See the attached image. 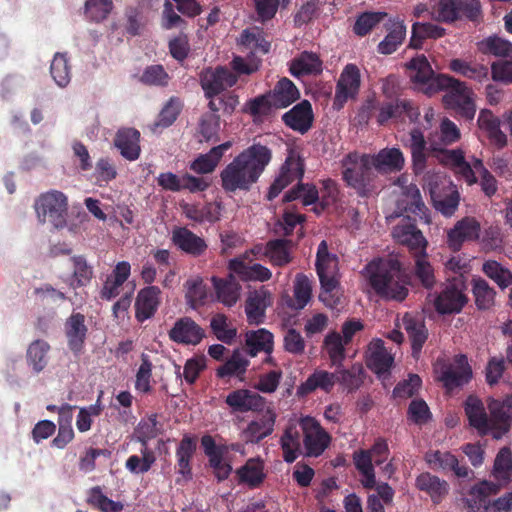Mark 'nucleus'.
Returning <instances> with one entry per match:
<instances>
[{
  "mask_svg": "<svg viewBox=\"0 0 512 512\" xmlns=\"http://www.w3.org/2000/svg\"><path fill=\"white\" fill-rule=\"evenodd\" d=\"M239 45L248 50L251 56L269 52L270 43L262 36L260 31L244 30L238 40Z\"/></svg>",
  "mask_w": 512,
  "mask_h": 512,
  "instance_id": "44",
  "label": "nucleus"
},
{
  "mask_svg": "<svg viewBox=\"0 0 512 512\" xmlns=\"http://www.w3.org/2000/svg\"><path fill=\"white\" fill-rule=\"evenodd\" d=\"M393 363V357L384 347L382 340L377 339L370 343L367 356V366L376 374L386 373Z\"/></svg>",
  "mask_w": 512,
  "mask_h": 512,
  "instance_id": "33",
  "label": "nucleus"
},
{
  "mask_svg": "<svg viewBox=\"0 0 512 512\" xmlns=\"http://www.w3.org/2000/svg\"><path fill=\"white\" fill-rule=\"evenodd\" d=\"M229 269L244 281H268L272 273L261 264H247L242 258H234L229 261Z\"/></svg>",
  "mask_w": 512,
  "mask_h": 512,
  "instance_id": "31",
  "label": "nucleus"
},
{
  "mask_svg": "<svg viewBox=\"0 0 512 512\" xmlns=\"http://www.w3.org/2000/svg\"><path fill=\"white\" fill-rule=\"evenodd\" d=\"M488 408L492 427H503L504 431H508L512 421V396L503 400L491 399Z\"/></svg>",
  "mask_w": 512,
  "mask_h": 512,
  "instance_id": "35",
  "label": "nucleus"
},
{
  "mask_svg": "<svg viewBox=\"0 0 512 512\" xmlns=\"http://www.w3.org/2000/svg\"><path fill=\"white\" fill-rule=\"evenodd\" d=\"M288 240L277 239L266 244L264 256L268 257L272 264L283 266L291 261Z\"/></svg>",
  "mask_w": 512,
  "mask_h": 512,
  "instance_id": "49",
  "label": "nucleus"
},
{
  "mask_svg": "<svg viewBox=\"0 0 512 512\" xmlns=\"http://www.w3.org/2000/svg\"><path fill=\"white\" fill-rule=\"evenodd\" d=\"M386 15V13L382 12L363 13L357 18L354 24V32L359 36L368 34L373 29V27H375L383 20Z\"/></svg>",
  "mask_w": 512,
  "mask_h": 512,
  "instance_id": "62",
  "label": "nucleus"
},
{
  "mask_svg": "<svg viewBox=\"0 0 512 512\" xmlns=\"http://www.w3.org/2000/svg\"><path fill=\"white\" fill-rule=\"evenodd\" d=\"M231 142H225L210 149L208 153L200 154L189 165V168L197 174L212 173L219 164L224 152L231 147Z\"/></svg>",
  "mask_w": 512,
  "mask_h": 512,
  "instance_id": "30",
  "label": "nucleus"
},
{
  "mask_svg": "<svg viewBox=\"0 0 512 512\" xmlns=\"http://www.w3.org/2000/svg\"><path fill=\"white\" fill-rule=\"evenodd\" d=\"M439 83L440 90H447L442 99L444 105L455 110L466 119H472L476 107L473 101V92L466 83L450 76L442 78Z\"/></svg>",
  "mask_w": 512,
  "mask_h": 512,
  "instance_id": "6",
  "label": "nucleus"
},
{
  "mask_svg": "<svg viewBox=\"0 0 512 512\" xmlns=\"http://www.w3.org/2000/svg\"><path fill=\"white\" fill-rule=\"evenodd\" d=\"M473 294L478 309L487 310L494 305L495 292L485 280L473 279Z\"/></svg>",
  "mask_w": 512,
  "mask_h": 512,
  "instance_id": "55",
  "label": "nucleus"
},
{
  "mask_svg": "<svg viewBox=\"0 0 512 512\" xmlns=\"http://www.w3.org/2000/svg\"><path fill=\"white\" fill-rule=\"evenodd\" d=\"M312 287L304 274H297L294 284V308L303 309L311 299Z\"/></svg>",
  "mask_w": 512,
  "mask_h": 512,
  "instance_id": "60",
  "label": "nucleus"
},
{
  "mask_svg": "<svg viewBox=\"0 0 512 512\" xmlns=\"http://www.w3.org/2000/svg\"><path fill=\"white\" fill-rule=\"evenodd\" d=\"M273 108H285L296 101L300 94L294 83L288 78L281 79L269 94Z\"/></svg>",
  "mask_w": 512,
  "mask_h": 512,
  "instance_id": "36",
  "label": "nucleus"
},
{
  "mask_svg": "<svg viewBox=\"0 0 512 512\" xmlns=\"http://www.w3.org/2000/svg\"><path fill=\"white\" fill-rule=\"evenodd\" d=\"M408 76L415 88L432 95L440 90V81L447 75H436L424 55L411 59L407 64Z\"/></svg>",
  "mask_w": 512,
  "mask_h": 512,
  "instance_id": "9",
  "label": "nucleus"
},
{
  "mask_svg": "<svg viewBox=\"0 0 512 512\" xmlns=\"http://www.w3.org/2000/svg\"><path fill=\"white\" fill-rule=\"evenodd\" d=\"M304 167L299 157L290 155L281 166L280 173L270 186L268 199L272 200L279 193L295 180L302 178Z\"/></svg>",
  "mask_w": 512,
  "mask_h": 512,
  "instance_id": "15",
  "label": "nucleus"
},
{
  "mask_svg": "<svg viewBox=\"0 0 512 512\" xmlns=\"http://www.w3.org/2000/svg\"><path fill=\"white\" fill-rule=\"evenodd\" d=\"M282 118L288 127L304 134L311 128L313 123L311 104L304 100L286 112Z\"/></svg>",
  "mask_w": 512,
  "mask_h": 512,
  "instance_id": "25",
  "label": "nucleus"
},
{
  "mask_svg": "<svg viewBox=\"0 0 512 512\" xmlns=\"http://www.w3.org/2000/svg\"><path fill=\"white\" fill-rule=\"evenodd\" d=\"M276 413L268 409L262 418L251 421L242 431V438L247 443H258L274 431Z\"/></svg>",
  "mask_w": 512,
  "mask_h": 512,
  "instance_id": "23",
  "label": "nucleus"
},
{
  "mask_svg": "<svg viewBox=\"0 0 512 512\" xmlns=\"http://www.w3.org/2000/svg\"><path fill=\"white\" fill-rule=\"evenodd\" d=\"M365 276L374 291L383 298L401 301L408 293L400 262L396 258L371 261L365 268Z\"/></svg>",
  "mask_w": 512,
  "mask_h": 512,
  "instance_id": "2",
  "label": "nucleus"
},
{
  "mask_svg": "<svg viewBox=\"0 0 512 512\" xmlns=\"http://www.w3.org/2000/svg\"><path fill=\"white\" fill-rule=\"evenodd\" d=\"M373 167L381 173H395L403 169L405 158L398 148H384L370 155Z\"/></svg>",
  "mask_w": 512,
  "mask_h": 512,
  "instance_id": "26",
  "label": "nucleus"
},
{
  "mask_svg": "<svg viewBox=\"0 0 512 512\" xmlns=\"http://www.w3.org/2000/svg\"><path fill=\"white\" fill-rule=\"evenodd\" d=\"M66 328L71 348L78 350L83 343L86 334L84 316L81 314L72 315L67 321Z\"/></svg>",
  "mask_w": 512,
  "mask_h": 512,
  "instance_id": "54",
  "label": "nucleus"
},
{
  "mask_svg": "<svg viewBox=\"0 0 512 512\" xmlns=\"http://www.w3.org/2000/svg\"><path fill=\"white\" fill-rule=\"evenodd\" d=\"M472 377V371L464 355H458L454 361L445 368L440 380L448 390L466 384Z\"/></svg>",
  "mask_w": 512,
  "mask_h": 512,
  "instance_id": "19",
  "label": "nucleus"
},
{
  "mask_svg": "<svg viewBox=\"0 0 512 512\" xmlns=\"http://www.w3.org/2000/svg\"><path fill=\"white\" fill-rule=\"evenodd\" d=\"M387 35L378 44V52L389 55L397 50L406 36V27L402 21L390 20L385 24Z\"/></svg>",
  "mask_w": 512,
  "mask_h": 512,
  "instance_id": "34",
  "label": "nucleus"
},
{
  "mask_svg": "<svg viewBox=\"0 0 512 512\" xmlns=\"http://www.w3.org/2000/svg\"><path fill=\"white\" fill-rule=\"evenodd\" d=\"M67 197L60 191H50L39 197L35 203L38 219L42 223H50L55 228L66 224Z\"/></svg>",
  "mask_w": 512,
  "mask_h": 512,
  "instance_id": "8",
  "label": "nucleus"
},
{
  "mask_svg": "<svg viewBox=\"0 0 512 512\" xmlns=\"http://www.w3.org/2000/svg\"><path fill=\"white\" fill-rule=\"evenodd\" d=\"M49 345L43 340H35L27 349V360L35 372H40L47 364Z\"/></svg>",
  "mask_w": 512,
  "mask_h": 512,
  "instance_id": "52",
  "label": "nucleus"
},
{
  "mask_svg": "<svg viewBox=\"0 0 512 512\" xmlns=\"http://www.w3.org/2000/svg\"><path fill=\"white\" fill-rule=\"evenodd\" d=\"M400 328H403L408 334L412 345V354L417 358L428 337L424 321L419 317L407 313L401 320Z\"/></svg>",
  "mask_w": 512,
  "mask_h": 512,
  "instance_id": "27",
  "label": "nucleus"
},
{
  "mask_svg": "<svg viewBox=\"0 0 512 512\" xmlns=\"http://www.w3.org/2000/svg\"><path fill=\"white\" fill-rule=\"evenodd\" d=\"M392 235L399 244L407 246L413 256L426 251L425 237L409 219L395 226Z\"/></svg>",
  "mask_w": 512,
  "mask_h": 512,
  "instance_id": "16",
  "label": "nucleus"
},
{
  "mask_svg": "<svg viewBox=\"0 0 512 512\" xmlns=\"http://www.w3.org/2000/svg\"><path fill=\"white\" fill-rule=\"evenodd\" d=\"M343 178L362 197L369 196L373 191L372 168L370 154L350 153L342 160Z\"/></svg>",
  "mask_w": 512,
  "mask_h": 512,
  "instance_id": "4",
  "label": "nucleus"
},
{
  "mask_svg": "<svg viewBox=\"0 0 512 512\" xmlns=\"http://www.w3.org/2000/svg\"><path fill=\"white\" fill-rule=\"evenodd\" d=\"M300 417H292L288 420L280 437L282 456L287 463L294 462L301 452Z\"/></svg>",
  "mask_w": 512,
  "mask_h": 512,
  "instance_id": "18",
  "label": "nucleus"
},
{
  "mask_svg": "<svg viewBox=\"0 0 512 512\" xmlns=\"http://www.w3.org/2000/svg\"><path fill=\"white\" fill-rule=\"evenodd\" d=\"M226 403L234 411L248 412L262 411L265 407L266 401L256 392L247 389H239L231 392L226 397Z\"/></svg>",
  "mask_w": 512,
  "mask_h": 512,
  "instance_id": "22",
  "label": "nucleus"
},
{
  "mask_svg": "<svg viewBox=\"0 0 512 512\" xmlns=\"http://www.w3.org/2000/svg\"><path fill=\"white\" fill-rule=\"evenodd\" d=\"M479 50L486 55L512 58V43L497 36H489L478 43Z\"/></svg>",
  "mask_w": 512,
  "mask_h": 512,
  "instance_id": "46",
  "label": "nucleus"
},
{
  "mask_svg": "<svg viewBox=\"0 0 512 512\" xmlns=\"http://www.w3.org/2000/svg\"><path fill=\"white\" fill-rule=\"evenodd\" d=\"M160 294L161 291L156 286H148L138 292L135 301L137 320L145 321L155 314L160 304Z\"/></svg>",
  "mask_w": 512,
  "mask_h": 512,
  "instance_id": "24",
  "label": "nucleus"
},
{
  "mask_svg": "<svg viewBox=\"0 0 512 512\" xmlns=\"http://www.w3.org/2000/svg\"><path fill=\"white\" fill-rule=\"evenodd\" d=\"M426 461L433 469L451 470L457 477L467 478L471 471L466 466H460L459 461L450 452L433 451L426 454Z\"/></svg>",
  "mask_w": 512,
  "mask_h": 512,
  "instance_id": "28",
  "label": "nucleus"
},
{
  "mask_svg": "<svg viewBox=\"0 0 512 512\" xmlns=\"http://www.w3.org/2000/svg\"><path fill=\"white\" fill-rule=\"evenodd\" d=\"M139 137V132L131 128L120 130L117 133L115 145L121 155L130 161L136 160L140 155Z\"/></svg>",
  "mask_w": 512,
  "mask_h": 512,
  "instance_id": "38",
  "label": "nucleus"
},
{
  "mask_svg": "<svg viewBox=\"0 0 512 512\" xmlns=\"http://www.w3.org/2000/svg\"><path fill=\"white\" fill-rule=\"evenodd\" d=\"M348 343L344 342V338L338 332H330L326 335L323 343V348L328 354L331 364L336 367L342 365L345 359V346Z\"/></svg>",
  "mask_w": 512,
  "mask_h": 512,
  "instance_id": "43",
  "label": "nucleus"
},
{
  "mask_svg": "<svg viewBox=\"0 0 512 512\" xmlns=\"http://www.w3.org/2000/svg\"><path fill=\"white\" fill-rule=\"evenodd\" d=\"M248 364L249 361L239 352H234L230 359L217 369V375L221 378L236 376L242 380Z\"/></svg>",
  "mask_w": 512,
  "mask_h": 512,
  "instance_id": "53",
  "label": "nucleus"
},
{
  "mask_svg": "<svg viewBox=\"0 0 512 512\" xmlns=\"http://www.w3.org/2000/svg\"><path fill=\"white\" fill-rule=\"evenodd\" d=\"M203 336V329L189 317L177 320L169 331L170 339L181 344L196 345Z\"/></svg>",
  "mask_w": 512,
  "mask_h": 512,
  "instance_id": "21",
  "label": "nucleus"
},
{
  "mask_svg": "<svg viewBox=\"0 0 512 512\" xmlns=\"http://www.w3.org/2000/svg\"><path fill=\"white\" fill-rule=\"evenodd\" d=\"M112 9V0H87L85 3V12L94 21L104 20Z\"/></svg>",
  "mask_w": 512,
  "mask_h": 512,
  "instance_id": "63",
  "label": "nucleus"
},
{
  "mask_svg": "<svg viewBox=\"0 0 512 512\" xmlns=\"http://www.w3.org/2000/svg\"><path fill=\"white\" fill-rule=\"evenodd\" d=\"M432 149L433 151H439L441 155L440 161L448 165L468 185H473L477 182L476 173L478 172L474 167L475 158L470 162L466 161L463 152L459 149L441 150L433 145Z\"/></svg>",
  "mask_w": 512,
  "mask_h": 512,
  "instance_id": "13",
  "label": "nucleus"
},
{
  "mask_svg": "<svg viewBox=\"0 0 512 512\" xmlns=\"http://www.w3.org/2000/svg\"><path fill=\"white\" fill-rule=\"evenodd\" d=\"M212 283L217 299L225 306L231 307L239 300L241 286L232 274L227 279L212 277Z\"/></svg>",
  "mask_w": 512,
  "mask_h": 512,
  "instance_id": "37",
  "label": "nucleus"
},
{
  "mask_svg": "<svg viewBox=\"0 0 512 512\" xmlns=\"http://www.w3.org/2000/svg\"><path fill=\"white\" fill-rule=\"evenodd\" d=\"M187 304L195 309L202 305L207 297V288L199 276L188 279L184 285Z\"/></svg>",
  "mask_w": 512,
  "mask_h": 512,
  "instance_id": "48",
  "label": "nucleus"
},
{
  "mask_svg": "<svg viewBox=\"0 0 512 512\" xmlns=\"http://www.w3.org/2000/svg\"><path fill=\"white\" fill-rule=\"evenodd\" d=\"M415 259V267H414V274L417 277V279L421 282V284L427 288L430 289L434 286L436 283L435 275H434V269L432 265L430 264L426 251L419 253L414 256Z\"/></svg>",
  "mask_w": 512,
  "mask_h": 512,
  "instance_id": "51",
  "label": "nucleus"
},
{
  "mask_svg": "<svg viewBox=\"0 0 512 512\" xmlns=\"http://www.w3.org/2000/svg\"><path fill=\"white\" fill-rule=\"evenodd\" d=\"M397 208L401 212L419 217L427 224L430 223L426 213L427 207L422 199L421 192L417 185L413 183L401 186V192L397 199Z\"/></svg>",
  "mask_w": 512,
  "mask_h": 512,
  "instance_id": "14",
  "label": "nucleus"
},
{
  "mask_svg": "<svg viewBox=\"0 0 512 512\" xmlns=\"http://www.w3.org/2000/svg\"><path fill=\"white\" fill-rule=\"evenodd\" d=\"M465 413L469 424L485 435L490 430V415L488 416L482 401L476 396H469L465 402Z\"/></svg>",
  "mask_w": 512,
  "mask_h": 512,
  "instance_id": "29",
  "label": "nucleus"
},
{
  "mask_svg": "<svg viewBox=\"0 0 512 512\" xmlns=\"http://www.w3.org/2000/svg\"><path fill=\"white\" fill-rule=\"evenodd\" d=\"M271 305V293L261 287L249 291L245 302V313L250 324H260L264 320L265 311Z\"/></svg>",
  "mask_w": 512,
  "mask_h": 512,
  "instance_id": "20",
  "label": "nucleus"
},
{
  "mask_svg": "<svg viewBox=\"0 0 512 512\" xmlns=\"http://www.w3.org/2000/svg\"><path fill=\"white\" fill-rule=\"evenodd\" d=\"M449 67L453 72L480 83L488 79V68L479 63L453 59L450 61Z\"/></svg>",
  "mask_w": 512,
  "mask_h": 512,
  "instance_id": "41",
  "label": "nucleus"
},
{
  "mask_svg": "<svg viewBox=\"0 0 512 512\" xmlns=\"http://www.w3.org/2000/svg\"><path fill=\"white\" fill-rule=\"evenodd\" d=\"M300 429L303 433L305 455L317 457L321 455L330 443L329 434L313 417H300Z\"/></svg>",
  "mask_w": 512,
  "mask_h": 512,
  "instance_id": "10",
  "label": "nucleus"
},
{
  "mask_svg": "<svg viewBox=\"0 0 512 512\" xmlns=\"http://www.w3.org/2000/svg\"><path fill=\"white\" fill-rule=\"evenodd\" d=\"M210 326L215 336L225 343H230L236 336V329L230 327L224 314L214 315Z\"/></svg>",
  "mask_w": 512,
  "mask_h": 512,
  "instance_id": "61",
  "label": "nucleus"
},
{
  "mask_svg": "<svg viewBox=\"0 0 512 512\" xmlns=\"http://www.w3.org/2000/svg\"><path fill=\"white\" fill-rule=\"evenodd\" d=\"M271 160V151L254 144L230 162L220 173L221 185L226 192L248 190L257 182Z\"/></svg>",
  "mask_w": 512,
  "mask_h": 512,
  "instance_id": "1",
  "label": "nucleus"
},
{
  "mask_svg": "<svg viewBox=\"0 0 512 512\" xmlns=\"http://www.w3.org/2000/svg\"><path fill=\"white\" fill-rule=\"evenodd\" d=\"M316 271L322 291L319 299L329 308H336L341 299L337 295L339 267L336 255L329 253L326 241H321L317 250Z\"/></svg>",
  "mask_w": 512,
  "mask_h": 512,
  "instance_id": "3",
  "label": "nucleus"
},
{
  "mask_svg": "<svg viewBox=\"0 0 512 512\" xmlns=\"http://www.w3.org/2000/svg\"><path fill=\"white\" fill-rule=\"evenodd\" d=\"M89 502L103 512H120L123 509L122 503L108 499L99 487L91 490Z\"/></svg>",
  "mask_w": 512,
  "mask_h": 512,
  "instance_id": "64",
  "label": "nucleus"
},
{
  "mask_svg": "<svg viewBox=\"0 0 512 512\" xmlns=\"http://www.w3.org/2000/svg\"><path fill=\"white\" fill-rule=\"evenodd\" d=\"M200 82L206 96L212 98L237 82L236 74L226 67L207 68L201 73Z\"/></svg>",
  "mask_w": 512,
  "mask_h": 512,
  "instance_id": "12",
  "label": "nucleus"
},
{
  "mask_svg": "<svg viewBox=\"0 0 512 512\" xmlns=\"http://www.w3.org/2000/svg\"><path fill=\"white\" fill-rule=\"evenodd\" d=\"M73 406L65 404L59 409L60 414V426L57 436L53 439L52 443L55 447L62 449L69 442L72 441L74 437V432L71 426L69 425Z\"/></svg>",
  "mask_w": 512,
  "mask_h": 512,
  "instance_id": "45",
  "label": "nucleus"
},
{
  "mask_svg": "<svg viewBox=\"0 0 512 512\" xmlns=\"http://www.w3.org/2000/svg\"><path fill=\"white\" fill-rule=\"evenodd\" d=\"M237 474L241 482L256 486L264 478L263 464L260 460L250 459L237 471Z\"/></svg>",
  "mask_w": 512,
  "mask_h": 512,
  "instance_id": "56",
  "label": "nucleus"
},
{
  "mask_svg": "<svg viewBox=\"0 0 512 512\" xmlns=\"http://www.w3.org/2000/svg\"><path fill=\"white\" fill-rule=\"evenodd\" d=\"M248 353L254 357L260 351L271 353L273 350V335L265 330L250 331L246 334Z\"/></svg>",
  "mask_w": 512,
  "mask_h": 512,
  "instance_id": "42",
  "label": "nucleus"
},
{
  "mask_svg": "<svg viewBox=\"0 0 512 512\" xmlns=\"http://www.w3.org/2000/svg\"><path fill=\"white\" fill-rule=\"evenodd\" d=\"M430 15L436 21H455L459 17L456 0H432Z\"/></svg>",
  "mask_w": 512,
  "mask_h": 512,
  "instance_id": "50",
  "label": "nucleus"
},
{
  "mask_svg": "<svg viewBox=\"0 0 512 512\" xmlns=\"http://www.w3.org/2000/svg\"><path fill=\"white\" fill-rule=\"evenodd\" d=\"M466 285L462 276L446 282L439 293H431L427 299L439 314L459 313L467 304Z\"/></svg>",
  "mask_w": 512,
  "mask_h": 512,
  "instance_id": "5",
  "label": "nucleus"
},
{
  "mask_svg": "<svg viewBox=\"0 0 512 512\" xmlns=\"http://www.w3.org/2000/svg\"><path fill=\"white\" fill-rule=\"evenodd\" d=\"M361 76L359 68L348 64L343 69L336 86L333 106L341 109L349 100L356 97L360 88Z\"/></svg>",
  "mask_w": 512,
  "mask_h": 512,
  "instance_id": "11",
  "label": "nucleus"
},
{
  "mask_svg": "<svg viewBox=\"0 0 512 512\" xmlns=\"http://www.w3.org/2000/svg\"><path fill=\"white\" fill-rule=\"evenodd\" d=\"M416 487L428 493L433 502H439L448 493L449 485L430 473H422L416 478Z\"/></svg>",
  "mask_w": 512,
  "mask_h": 512,
  "instance_id": "39",
  "label": "nucleus"
},
{
  "mask_svg": "<svg viewBox=\"0 0 512 512\" xmlns=\"http://www.w3.org/2000/svg\"><path fill=\"white\" fill-rule=\"evenodd\" d=\"M322 62L318 55L312 52H303L294 58L290 65V72L294 76L320 73Z\"/></svg>",
  "mask_w": 512,
  "mask_h": 512,
  "instance_id": "40",
  "label": "nucleus"
},
{
  "mask_svg": "<svg viewBox=\"0 0 512 512\" xmlns=\"http://www.w3.org/2000/svg\"><path fill=\"white\" fill-rule=\"evenodd\" d=\"M512 472V454L508 447H503L496 455L493 475L497 480L507 481Z\"/></svg>",
  "mask_w": 512,
  "mask_h": 512,
  "instance_id": "58",
  "label": "nucleus"
},
{
  "mask_svg": "<svg viewBox=\"0 0 512 512\" xmlns=\"http://www.w3.org/2000/svg\"><path fill=\"white\" fill-rule=\"evenodd\" d=\"M172 240L177 247L193 256L203 254L207 248V244L204 239L185 227L174 229L172 233Z\"/></svg>",
  "mask_w": 512,
  "mask_h": 512,
  "instance_id": "32",
  "label": "nucleus"
},
{
  "mask_svg": "<svg viewBox=\"0 0 512 512\" xmlns=\"http://www.w3.org/2000/svg\"><path fill=\"white\" fill-rule=\"evenodd\" d=\"M51 75L60 87H65L70 82V66L65 54L56 53L50 67Z\"/></svg>",
  "mask_w": 512,
  "mask_h": 512,
  "instance_id": "57",
  "label": "nucleus"
},
{
  "mask_svg": "<svg viewBox=\"0 0 512 512\" xmlns=\"http://www.w3.org/2000/svg\"><path fill=\"white\" fill-rule=\"evenodd\" d=\"M196 449L195 442L190 437H184L176 451L179 473L183 476H189L191 473L189 461Z\"/></svg>",
  "mask_w": 512,
  "mask_h": 512,
  "instance_id": "59",
  "label": "nucleus"
},
{
  "mask_svg": "<svg viewBox=\"0 0 512 512\" xmlns=\"http://www.w3.org/2000/svg\"><path fill=\"white\" fill-rule=\"evenodd\" d=\"M336 383V374L324 370H316L301 385L300 390L303 393H310L318 388L324 391H330Z\"/></svg>",
  "mask_w": 512,
  "mask_h": 512,
  "instance_id": "47",
  "label": "nucleus"
},
{
  "mask_svg": "<svg viewBox=\"0 0 512 512\" xmlns=\"http://www.w3.org/2000/svg\"><path fill=\"white\" fill-rule=\"evenodd\" d=\"M481 231L480 223L473 217H465L459 220L447 233V244L458 251L463 242L473 241L479 238Z\"/></svg>",
  "mask_w": 512,
  "mask_h": 512,
  "instance_id": "17",
  "label": "nucleus"
},
{
  "mask_svg": "<svg viewBox=\"0 0 512 512\" xmlns=\"http://www.w3.org/2000/svg\"><path fill=\"white\" fill-rule=\"evenodd\" d=\"M389 455V448L384 439H378L368 450L354 452L353 461L360 472L361 483L367 489H372L376 485V476L373 462L376 465L383 464Z\"/></svg>",
  "mask_w": 512,
  "mask_h": 512,
  "instance_id": "7",
  "label": "nucleus"
}]
</instances>
